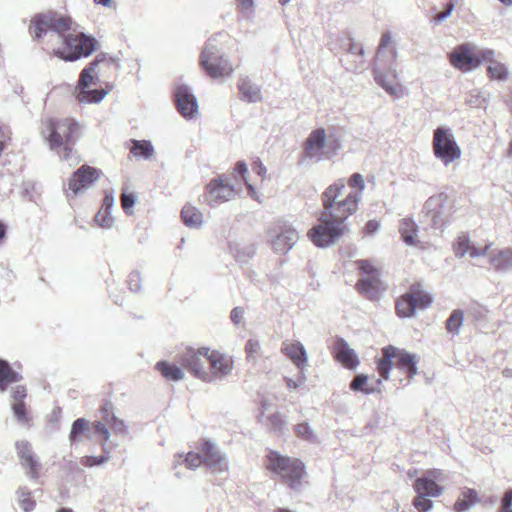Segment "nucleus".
<instances>
[{"instance_id":"f257e3e1","label":"nucleus","mask_w":512,"mask_h":512,"mask_svg":"<svg viewBox=\"0 0 512 512\" xmlns=\"http://www.w3.org/2000/svg\"><path fill=\"white\" fill-rule=\"evenodd\" d=\"M345 187V180L341 178L322 193L323 211L319 217L320 224L308 232L309 239L317 247H329L348 232L345 221L357 211L361 195L360 192H349L341 199Z\"/></svg>"},{"instance_id":"4d7b16f0","label":"nucleus","mask_w":512,"mask_h":512,"mask_svg":"<svg viewBox=\"0 0 512 512\" xmlns=\"http://www.w3.org/2000/svg\"><path fill=\"white\" fill-rule=\"evenodd\" d=\"M136 197L133 194L123 193L121 195V203L126 213H131L129 210L135 205Z\"/></svg>"},{"instance_id":"473e14b6","label":"nucleus","mask_w":512,"mask_h":512,"mask_svg":"<svg viewBox=\"0 0 512 512\" xmlns=\"http://www.w3.org/2000/svg\"><path fill=\"white\" fill-rule=\"evenodd\" d=\"M16 499L18 506L23 512H31L35 509L36 502L32 498V493L27 487L20 486L17 489Z\"/></svg>"},{"instance_id":"8fccbe9b","label":"nucleus","mask_w":512,"mask_h":512,"mask_svg":"<svg viewBox=\"0 0 512 512\" xmlns=\"http://www.w3.org/2000/svg\"><path fill=\"white\" fill-rule=\"evenodd\" d=\"M71 146L72 145L63 146L64 155L62 157V160L66 161L69 164V166H74L80 162V158Z\"/></svg>"},{"instance_id":"c9c22d12","label":"nucleus","mask_w":512,"mask_h":512,"mask_svg":"<svg viewBox=\"0 0 512 512\" xmlns=\"http://www.w3.org/2000/svg\"><path fill=\"white\" fill-rule=\"evenodd\" d=\"M367 382V375L357 374L350 382V389L354 392H363L366 395H370L378 391L375 387L369 386Z\"/></svg>"},{"instance_id":"2f4dec72","label":"nucleus","mask_w":512,"mask_h":512,"mask_svg":"<svg viewBox=\"0 0 512 512\" xmlns=\"http://www.w3.org/2000/svg\"><path fill=\"white\" fill-rule=\"evenodd\" d=\"M415 300L412 294H404L396 303V311L399 317H411L416 312Z\"/></svg>"},{"instance_id":"c85d7f7f","label":"nucleus","mask_w":512,"mask_h":512,"mask_svg":"<svg viewBox=\"0 0 512 512\" xmlns=\"http://www.w3.org/2000/svg\"><path fill=\"white\" fill-rule=\"evenodd\" d=\"M181 218L184 224L192 229H198L203 225L201 211L191 204H186L181 211Z\"/></svg>"},{"instance_id":"37998d69","label":"nucleus","mask_w":512,"mask_h":512,"mask_svg":"<svg viewBox=\"0 0 512 512\" xmlns=\"http://www.w3.org/2000/svg\"><path fill=\"white\" fill-rule=\"evenodd\" d=\"M12 412L14 417L22 425H29L31 417L29 416L25 402H16L12 404Z\"/></svg>"},{"instance_id":"79ce46f5","label":"nucleus","mask_w":512,"mask_h":512,"mask_svg":"<svg viewBox=\"0 0 512 512\" xmlns=\"http://www.w3.org/2000/svg\"><path fill=\"white\" fill-rule=\"evenodd\" d=\"M296 435L304 441L315 443L317 441L316 434L312 427L307 423L303 422L295 426Z\"/></svg>"},{"instance_id":"20e7f679","label":"nucleus","mask_w":512,"mask_h":512,"mask_svg":"<svg viewBox=\"0 0 512 512\" xmlns=\"http://www.w3.org/2000/svg\"><path fill=\"white\" fill-rule=\"evenodd\" d=\"M41 135L52 151H58L74 144L81 135V127L73 118H47L42 120Z\"/></svg>"},{"instance_id":"3c124183","label":"nucleus","mask_w":512,"mask_h":512,"mask_svg":"<svg viewBox=\"0 0 512 512\" xmlns=\"http://www.w3.org/2000/svg\"><path fill=\"white\" fill-rule=\"evenodd\" d=\"M127 283H128L129 289H130L132 292H138V291H140V289H141V283H142V276H141L140 272H138V271H132V272L129 274V276H128Z\"/></svg>"},{"instance_id":"423d86ee","label":"nucleus","mask_w":512,"mask_h":512,"mask_svg":"<svg viewBox=\"0 0 512 512\" xmlns=\"http://www.w3.org/2000/svg\"><path fill=\"white\" fill-rule=\"evenodd\" d=\"M393 359H396V366L407 373L410 379L418 373V357L415 354L389 345L383 348L382 358L377 362V370L383 379H389Z\"/></svg>"},{"instance_id":"603ef678","label":"nucleus","mask_w":512,"mask_h":512,"mask_svg":"<svg viewBox=\"0 0 512 512\" xmlns=\"http://www.w3.org/2000/svg\"><path fill=\"white\" fill-rule=\"evenodd\" d=\"M113 217L109 212L99 211L95 216V222L102 228H110L113 225Z\"/></svg>"},{"instance_id":"6e6d98bb","label":"nucleus","mask_w":512,"mask_h":512,"mask_svg":"<svg viewBox=\"0 0 512 512\" xmlns=\"http://www.w3.org/2000/svg\"><path fill=\"white\" fill-rule=\"evenodd\" d=\"M109 457L107 456H86L82 459V464L86 467H93L96 465H102L107 462Z\"/></svg>"},{"instance_id":"5701e85b","label":"nucleus","mask_w":512,"mask_h":512,"mask_svg":"<svg viewBox=\"0 0 512 512\" xmlns=\"http://www.w3.org/2000/svg\"><path fill=\"white\" fill-rule=\"evenodd\" d=\"M237 87L241 100L248 103H257L262 100L260 87L256 83L252 82L248 76H240Z\"/></svg>"},{"instance_id":"f704fd0d","label":"nucleus","mask_w":512,"mask_h":512,"mask_svg":"<svg viewBox=\"0 0 512 512\" xmlns=\"http://www.w3.org/2000/svg\"><path fill=\"white\" fill-rule=\"evenodd\" d=\"M132 146L130 148L131 153L135 157H142L144 159L150 158L154 154V147L148 140H131Z\"/></svg>"},{"instance_id":"393cba45","label":"nucleus","mask_w":512,"mask_h":512,"mask_svg":"<svg viewBox=\"0 0 512 512\" xmlns=\"http://www.w3.org/2000/svg\"><path fill=\"white\" fill-rule=\"evenodd\" d=\"M281 350L298 368L302 369L307 365V353L300 342H284Z\"/></svg>"},{"instance_id":"412c9836","label":"nucleus","mask_w":512,"mask_h":512,"mask_svg":"<svg viewBox=\"0 0 512 512\" xmlns=\"http://www.w3.org/2000/svg\"><path fill=\"white\" fill-rule=\"evenodd\" d=\"M177 109L185 118H192L198 112V102L186 85H179L175 91Z\"/></svg>"},{"instance_id":"09e8293b","label":"nucleus","mask_w":512,"mask_h":512,"mask_svg":"<svg viewBox=\"0 0 512 512\" xmlns=\"http://www.w3.org/2000/svg\"><path fill=\"white\" fill-rule=\"evenodd\" d=\"M261 350L260 342L256 339H249L245 346V351L247 353V358L249 360H255L259 355Z\"/></svg>"},{"instance_id":"4c0bfd02","label":"nucleus","mask_w":512,"mask_h":512,"mask_svg":"<svg viewBox=\"0 0 512 512\" xmlns=\"http://www.w3.org/2000/svg\"><path fill=\"white\" fill-rule=\"evenodd\" d=\"M89 431V422L85 418L76 419L71 426L69 441L73 444L80 441L81 436Z\"/></svg>"},{"instance_id":"cd10ccee","label":"nucleus","mask_w":512,"mask_h":512,"mask_svg":"<svg viewBox=\"0 0 512 512\" xmlns=\"http://www.w3.org/2000/svg\"><path fill=\"white\" fill-rule=\"evenodd\" d=\"M480 502L478 493L474 489H465L462 491L461 496L454 504L456 512H470V510Z\"/></svg>"},{"instance_id":"b1692460","label":"nucleus","mask_w":512,"mask_h":512,"mask_svg":"<svg viewBox=\"0 0 512 512\" xmlns=\"http://www.w3.org/2000/svg\"><path fill=\"white\" fill-rule=\"evenodd\" d=\"M490 266L499 272H507L512 269V249H494L489 254Z\"/></svg>"},{"instance_id":"aec40b11","label":"nucleus","mask_w":512,"mask_h":512,"mask_svg":"<svg viewBox=\"0 0 512 512\" xmlns=\"http://www.w3.org/2000/svg\"><path fill=\"white\" fill-rule=\"evenodd\" d=\"M326 140L325 129L317 128L313 130L304 143L305 157L316 162L322 160Z\"/></svg>"},{"instance_id":"0eeeda50","label":"nucleus","mask_w":512,"mask_h":512,"mask_svg":"<svg viewBox=\"0 0 512 512\" xmlns=\"http://www.w3.org/2000/svg\"><path fill=\"white\" fill-rule=\"evenodd\" d=\"M200 64L206 74L214 79L229 77L234 72L233 65L227 55L218 47L215 37L208 39L205 43L200 56Z\"/></svg>"},{"instance_id":"680f3d73","label":"nucleus","mask_w":512,"mask_h":512,"mask_svg":"<svg viewBox=\"0 0 512 512\" xmlns=\"http://www.w3.org/2000/svg\"><path fill=\"white\" fill-rule=\"evenodd\" d=\"M325 147H327L329 150L335 153L336 151L341 149L342 145L340 139H337L332 135H329L327 136Z\"/></svg>"},{"instance_id":"1a4fd4ad","label":"nucleus","mask_w":512,"mask_h":512,"mask_svg":"<svg viewBox=\"0 0 512 512\" xmlns=\"http://www.w3.org/2000/svg\"><path fill=\"white\" fill-rule=\"evenodd\" d=\"M397 51L393 48L390 59L385 63H376L373 68L376 83L394 98L403 97V88L397 82L398 72L396 68Z\"/></svg>"},{"instance_id":"4468645a","label":"nucleus","mask_w":512,"mask_h":512,"mask_svg":"<svg viewBox=\"0 0 512 512\" xmlns=\"http://www.w3.org/2000/svg\"><path fill=\"white\" fill-rule=\"evenodd\" d=\"M208 205L214 206L232 200L235 197V187L229 183L226 175H220L209 181L206 186Z\"/></svg>"},{"instance_id":"2eb2a0df","label":"nucleus","mask_w":512,"mask_h":512,"mask_svg":"<svg viewBox=\"0 0 512 512\" xmlns=\"http://www.w3.org/2000/svg\"><path fill=\"white\" fill-rule=\"evenodd\" d=\"M271 245L278 254H287L299 239L298 231L284 222L271 232Z\"/></svg>"},{"instance_id":"6e6552de","label":"nucleus","mask_w":512,"mask_h":512,"mask_svg":"<svg viewBox=\"0 0 512 512\" xmlns=\"http://www.w3.org/2000/svg\"><path fill=\"white\" fill-rule=\"evenodd\" d=\"M432 149L435 157L445 166L460 159L462 151L457 144L452 129L444 126L433 132Z\"/></svg>"},{"instance_id":"39448f33","label":"nucleus","mask_w":512,"mask_h":512,"mask_svg":"<svg viewBox=\"0 0 512 512\" xmlns=\"http://www.w3.org/2000/svg\"><path fill=\"white\" fill-rule=\"evenodd\" d=\"M104 60H106V54L99 53L96 55L95 59L81 71L76 87V99L78 102L84 104L99 103L108 94L105 89H90V86L96 85L99 80L96 68Z\"/></svg>"},{"instance_id":"4be33fe9","label":"nucleus","mask_w":512,"mask_h":512,"mask_svg":"<svg viewBox=\"0 0 512 512\" xmlns=\"http://www.w3.org/2000/svg\"><path fill=\"white\" fill-rule=\"evenodd\" d=\"M334 352L336 360L345 368L355 370L359 366L360 361L356 352L354 349L350 348L344 339H337Z\"/></svg>"},{"instance_id":"9d476101","label":"nucleus","mask_w":512,"mask_h":512,"mask_svg":"<svg viewBox=\"0 0 512 512\" xmlns=\"http://www.w3.org/2000/svg\"><path fill=\"white\" fill-rule=\"evenodd\" d=\"M423 213L431 228L443 231L451 216L448 196L444 193L430 196L424 203Z\"/></svg>"},{"instance_id":"bf43d9fd","label":"nucleus","mask_w":512,"mask_h":512,"mask_svg":"<svg viewBox=\"0 0 512 512\" xmlns=\"http://www.w3.org/2000/svg\"><path fill=\"white\" fill-rule=\"evenodd\" d=\"M500 512H512V490L505 492L501 501Z\"/></svg>"},{"instance_id":"a18cd8bd","label":"nucleus","mask_w":512,"mask_h":512,"mask_svg":"<svg viewBox=\"0 0 512 512\" xmlns=\"http://www.w3.org/2000/svg\"><path fill=\"white\" fill-rule=\"evenodd\" d=\"M412 504L418 512H428L433 508L432 500L419 494H416Z\"/></svg>"},{"instance_id":"052dcab7","label":"nucleus","mask_w":512,"mask_h":512,"mask_svg":"<svg viewBox=\"0 0 512 512\" xmlns=\"http://www.w3.org/2000/svg\"><path fill=\"white\" fill-rule=\"evenodd\" d=\"M245 311L242 307H235L232 309L230 318L232 322L236 325H239L244 318Z\"/></svg>"},{"instance_id":"864d4df0","label":"nucleus","mask_w":512,"mask_h":512,"mask_svg":"<svg viewBox=\"0 0 512 512\" xmlns=\"http://www.w3.org/2000/svg\"><path fill=\"white\" fill-rule=\"evenodd\" d=\"M10 396L13 399V403L24 402V399L27 396L26 387L23 385H16L15 387H12L10 390Z\"/></svg>"},{"instance_id":"bb28decb","label":"nucleus","mask_w":512,"mask_h":512,"mask_svg":"<svg viewBox=\"0 0 512 512\" xmlns=\"http://www.w3.org/2000/svg\"><path fill=\"white\" fill-rule=\"evenodd\" d=\"M21 380L22 375L13 370L8 361L0 359V392L6 391L10 384Z\"/></svg>"},{"instance_id":"de8ad7c7","label":"nucleus","mask_w":512,"mask_h":512,"mask_svg":"<svg viewBox=\"0 0 512 512\" xmlns=\"http://www.w3.org/2000/svg\"><path fill=\"white\" fill-rule=\"evenodd\" d=\"M184 462L186 464V467L191 469V470H195L196 468H198L201 464H204L203 462V454L201 453H194V452H189L185 459H184Z\"/></svg>"},{"instance_id":"774afa93","label":"nucleus","mask_w":512,"mask_h":512,"mask_svg":"<svg viewBox=\"0 0 512 512\" xmlns=\"http://www.w3.org/2000/svg\"><path fill=\"white\" fill-rule=\"evenodd\" d=\"M234 171L237 174H239L240 176H242L243 181H245V179H247L246 175L248 173V167H247V164L245 162H243V161L236 162L235 167H234Z\"/></svg>"},{"instance_id":"69168bd1","label":"nucleus","mask_w":512,"mask_h":512,"mask_svg":"<svg viewBox=\"0 0 512 512\" xmlns=\"http://www.w3.org/2000/svg\"><path fill=\"white\" fill-rule=\"evenodd\" d=\"M453 10H454V4L449 3L447 5L446 9L442 13H439L435 16L434 21L436 23H441L442 21H444L446 18H448L451 15Z\"/></svg>"},{"instance_id":"a878e982","label":"nucleus","mask_w":512,"mask_h":512,"mask_svg":"<svg viewBox=\"0 0 512 512\" xmlns=\"http://www.w3.org/2000/svg\"><path fill=\"white\" fill-rule=\"evenodd\" d=\"M416 494L425 497H438L442 494L443 488L430 477L417 478L413 484Z\"/></svg>"},{"instance_id":"5fc2aeb1","label":"nucleus","mask_w":512,"mask_h":512,"mask_svg":"<svg viewBox=\"0 0 512 512\" xmlns=\"http://www.w3.org/2000/svg\"><path fill=\"white\" fill-rule=\"evenodd\" d=\"M348 184H349V186H351L353 188H357L358 189L357 192H360V195L362 196V192L365 189V182H364V178L361 174H359V173L352 174L348 180Z\"/></svg>"},{"instance_id":"9b49d317","label":"nucleus","mask_w":512,"mask_h":512,"mask_svg":"<svg viewBox=\"0 0 512 512\" xmlns=\"http://www.w3.org/2000/svg\"><path fill=\"white\" fill-rule=\"evenodd\" d=\"M207 364L204 378L206 383L223 381L232 374L234 369L233 357L218 350L209 349Z\"/></svg>"},{"instance_id":"f03ea898","label":"nucleus","mask_w":512,"mask_h":512,"mask_svg":"<svg viewBox=\"0 0 512 512\" xmlns=\"http://www.w3.org/2000/svg\"><path fill=\"white\" fill-rule=\"evenodd\" d=\"M72 25L73 21L70 17L48 12L35 15L29 29L35 39L42 38L51 32L63 43L62 47L53 50L54 55L64 61L72 62L90 56L97 45L93 36L77 31Z\"/></svg>"},{"instance_id":"a19ab883","label":"nucleus","mask_w":512,"mask_h":512,"mask_svg":"<svg viewBox=\"0 0 512 512\" xmlns=\"http://www.w3.org/2000/svg\"><path fill=\"white\" fill-rule=\"evenodd\" d=\"M105 421L112 428V430L121 435L128 434V427L122 419L117 418L114 414H109L105 409Z\"/></svg>"},{"instance_id":"72a5a7b5","label":"nucleus","mask_w":512,"mask_h":512,"mask_svg":"<svg viewBox=\"0 0 512 512\" xmlns=\"http://www.w3.org/2000/svg\"><path fill=\"white\" fill-rule=\"evenodd\" d=\"M464 323V312L460 309H455L451 312L450 316L447 318L445 327L446 330L452 334L453 336H457L460 334L461 327Z\"/></svg>"},{"instance_id":"49530a36","label":"nucleus","mask_w":512,"mask_h":512,"mask_svg":"<svg viewBox=\"0 0 512 512\" xmlns=\"http://www.w3.org/2000/svg\"><path fill=\"white\" fill-rule=\"evenodd\" d=\"M271 428L278 433H282L286 427V420L280 412H276L268 417Z\"/></svg>"},{"instance_id":"a211bd4d","label":"nucleus","mask_w":512,"mask_h":512,"mask_svg":"<svg viewBox=\"0 0 512 512\" xmlns=\"http://www.w3.org/2000/svg\"><path fill=\"white\" fill-rule=\"evenodd\" d=\"M204 465L214 473H222L228 470L226 456L209 440L203 442L201 447Z\"/></svg>"},{"instance_id":"ddd939ff","label":"nucleus","mask_w":512,"mask_h":512,"mask_svg":"<svg viewBox=\"0 0 512 512\" xmlns=\"http://www.w3.org/2000/svg\"><path fill=\"white\" fill-rule=\"evenodd\" d=\"M208 352V347L187 348L180 354L179 362L195 378L204 382Z\"/></svg>"},{"instance_id":"c756f323","label":"nucleus","mask_w":512,"mask_h":512,"mask_svg":"<svg viewBox=\"0 0 512 512\" xmlns=\"http://www.w3.org/2000/svg\"><path fill=\"white\" fill-rule=\"evenodd\" d=\"M418 226L417 224L410 218H403L399 222V233L405 244L407 245H416V237H417Z\"/></svg>"},{"instance_id":"dca6fc26","label":"nucleus","mask_w":512,"mask_h":512,"mask_svg":"<svg viewBox=\"0 0 512 512\" xmlns=\"http://www.w3.org/2000/svg\"><path fill=\"white\" fill-rule=\"evenodd\" d=\"M100 170L89 165H83L77 169L68 181L69 190L77 195L92 187L99 179Z\"/></svg>"},{"instance_id":"ea45409f","label":"nucleus","mask_w":512,"mask_h":512,"mask_svg":"<svg viewBox=\"0 0 512 512\" xmlns=\"http://www.w3.org/2000/svg\"><path fill=\"white\" fill-rule=\"evenodd\" d=\"M488 73L492 79L499 81H505L509 76L508 68L499 61H491L488 66Z\"/></svg>"},{"instance_id":"0e129e2a","label":"nucleus","mask_w":512,"mask_h":512,"mask_svg":"<svg viewBox=\"0 0 512 512\" xmlns=\"http://www.w3.org/2000/svg\"><path fill=\"white\" fill-rule=\"evenodd\" d=\"M348 52L353 55H364V49L361 45L354 42L352 39H348Z\"/></svg>"},{"instance_id":"7ed1b4c3","label":"nucleus","mask_w":512,"mask_h":512,"mask_svg":"<svg viewBox=\"0 0 512 512\" xmlns=\"http://www.w3.org/2000/svg\"><path fill=\"white\" fill-rule=\"evenodd\" d=\"M267 468L293 491L302 492L309 485L305 464L298 458L284 456L276 451L267 455Z\"/></svg>"},{"instance_id":"58836bf2","label":"nucleus","mask_w":512,"mask_h":512,"mask_svg":"<svg viewBox=\"0 0 512 512\" xmlns=\"http://www.w3.org/2000/svg\"><path fill=\"white\" fill-rule=\"evenodd\" d=\"M472 244L469 235L461 233L453 244V250L456 257L462 258L468 254Z\"/></svg>"},{"instance_id":"13d9d810","label":"nucleus","mask_w":512,"mask_h":512,"mask_svg":"<svg viewBox=\"0 0 512 512\" xmlns=\"http://www.w3.org/2000/svg\"><path fill=\"white\" fill-rule=\"evenodd\" d=\"M491 247H492L491 243L485 245V247L483 249H479L472 245L467 255H469L472 258H477L479 256H488L489 257Z\"/></svg>"},{"instance_id":"6ab92c4d","label":"nucleus","mask_w":512,"mask_h":512,"mask_svg":"<svg viewBox=\"0 0 512 512\" xmlns=\"http://www.w3.org/2000/svg\"><path fill=\"white\" fill-rule=\"evenodd\" d=\"M16 449L21 465L27 471V476L36 480L39 477L40 463L33 452L32 445L28 441L21 440L16 442Z\"/></svg>"},{"instance_id":"f3484780","label":"nucleus","mask_w":512,"mask_h":512,"mask_svg":"<svg viewBox=\"0 0 512 512\" xmlns=\"http://www.w3.org/2000/svg\"><path fill=\"white\" fill-rule=\"evenodd\" d=\"M449 61L454 68L463 72L471 71L481 63L480 59L473 56L470 44H462L455 47L449 54Z\"/></svg>"},{"instance_id":"c03bdc74","label":"nucleus","mask_w":512,"mask_h":512,"mask_svg":"<svg viewBox=\"0 0 512 512\" xmlns=\"http://www.w3.org/2000/svg\"><path fill=\"white\" fill-rule=\"evenodd\" d=\"M409 294L413 295V298L415 300V305L419 309H425L430 306L432 303V297L419 289L412 288Z\"/></svg>"},{"instance_id":"e433bc0d","label":"nucleus","mask_w":512,"mask_h":512,"mask_svg":"<svg viewBox=\"0 0 512 512\" xmlns=\"http://www.w3.org/2000/svg\"><path fill=\"white\" fill-rule=\"evenodd\" d=\"M392 44V34L390 32H385L380 39L378 51L376 54V63H385L390 59L391 51H389L388 55H386V50ZM393 49V47L391 48ZM396 50V48L394 47Z\"/></svg>"},{"instance_id":"f8f14e48","label":"nucleus","mask_w":512,"mask_h":512,"mask_svg":"<svg viewBox=\"0 0 512 512\" xmlns=\"http://www.w3.org/2000/svg\"><path fill=\"white\" fill-rule=\"evenodd\" d=\"M356 265L362 273L357 281V290L368 298H375L380 289V272L370 260H358Z\"/></svg>"},{"instance_id":"7c9ffc66","label":"nucleus","mask_w":512,"mask_h":512,"mask_svg":"<svg viewBox=\"0 0 512 512\" xmlns=\"http://www.w3.org/2000/svg\"><path fill=\"white\" fill-rule=\"evenodd\" d=\"M156 369L168 381H180L185 377V373L182 368L166 361L158 362L156 364Z\"/></svg>"},{"instance_id":"338daca9","label":"nucleus","mask_w":512,"mask_h":512,"mask_svg":"<svg viewBox=\"0 0 512 512\" xmlns=\"http://www.w3.org/2000/svg\"><path fill=\"white\" fill-rule=\"evenodd\" d=\"M380 229V223L377 220H369L365 225V233L367 235H374Z\"/></svg>"},{"instance_id":"e2e57ef3","label":"nucleus","mask_w":512,"mask_h":512,"mask_svg":"<svg viewBox=\"0 0 512 512\" xmlns=\"http://www.w3.org/2000/svg\"><path fill=\"white\" fill-rule=\"evenodd\" d=\"M94 429H95V432L99 433L100 435H102V437L104 438V441L107 442L110 438V431L108 430V428L106 427V425L100 421H97L94 423Z\"/></svg>"}]
</instances>
